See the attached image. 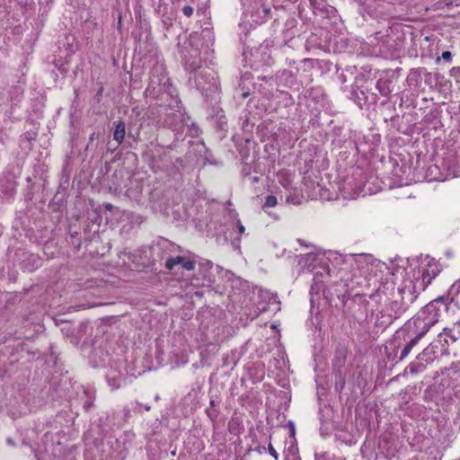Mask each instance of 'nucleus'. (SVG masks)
Instances as JSON below:
<instances>
[{
	"mask_svg": "<svg viewBox=\"0 0 460 460\" xmlns=\"http://www.w3.org/2000/svg\"><path fill=\"white\" fill-rule=\"evenodd\" d=\"M244 230H245L244 226H242V225H240V226H239V232H240L241 234H243V233H244Z\"/></svg>",
	"mask_w": 460,
	"mask_h": 460,
	"instance_id": "obj_12",
	"label": "nucleus"
},
{
	"mask_svg": "<svg viewBox=\"0 0 460 460\" xmlns=\"http://www.w3.org/2000/svg\"><path fill=\"white\" fill-rule=\"evenodd\" d=\"M179 264H181L182 268L187 270H192L194 269V262L189 260H185V258H183V261L180 262Z\"/></svg>",
	"mask_w": 460,
	"mask_h": 460,
	"instance_id": "obj_6",
	"label": "nucleus"
},
{
	"mask_svg": "<svg viewBox=\"0 0 460 460\" xmlns=\"http://www.w3.org/2000/svg\"><path fill=\"white\" fill-rule=\"evenodd\" d=\"M444 342H445V343H448L447 338H445V339H444Z\"/></svg>",
	"mask_w": 460,
	"mask_h": 460,
	"instance_id": "obj_14",
	"label": "nucleus"
},
{
	"mask_svg": "<svg viewBox=\"0 0 460 460\" xmlns=\"http://www.w3.org/2000/svg\"><path fill=\"white\" fill-rule=\"evenodd\" d=\"M243 95V97H246L248 95V93H244Z\"/></svg>",
	"mask_w": 460,
	"mask_h": 460,
	"instance_id": "obj_15",
	"label": "nucleus"
},
{
	"mask_svg": "<svg viewBox=\"0 0 460 460\" xmlns=\"http://www.w3.org/2000/svg\"><path fill=\"white\" fill-rule=\"evenodd\" d=\"M278 204V199L273 195H269L266 197L265 203L263 205V208H273Z\"/></svg>",
	"mask_w": 460,
	"mask_h": 460,
	"instance_id": "obj_5",
	"label": "nucleus"
},
{
	"mask_svg": "<svg viewBox=\"0 0 460 460\" xmlns=\"http://www.w3.org/2000/svg\"><path fill=\"white\" fill-rule=\"evenodd\" d=\"M105 208L108 210H111L113 208V206L111 204H106Z\"/></svg>",
	"mask_w": 460,
	"mask_h": 460,
	"instance_id": "obj_11",
	"label": "nucleus"
},
{
	"mask_svg": "<svg viewBox=\"0 0 460 460\" xmlns=\"http://www.w3.org/2000/svg\"><path fill=\"white\" fill-rule=\"evenodd\" d=\"M429 328H426L423 332H421L420 333H419L414 339L411 340L407 345L404 347V349H402V354H401V358H403L404 357H406L410 351L411 350V349L413 348L414 345H416V343L418 342V341L423 337V335L428 332Z\"/></svg>",
	"mask_w": 460,
	"mask_h": 460,
	"instance_id": "obj_2",
	"label": "nucleus"
},
{
	"mask_svg": "<svg viewBox=\"0 0 460 460\" xmlns=\"http://www.w3.org/2000/svg\"><path fill=\"white\" fill-rule=\"evenodd\" d=\"M183 261V257L181 256H177V257H171L169 258L167 261H166V268L168 270H172V268L179 264L180 262H182Z\"/></svg>",
	"mask_w": 460,
	"mask_h": 460,
	"instance_id": "obj_3",
	"label": "nucleus"
},
{
	"mask_svg": "<svg viewBox=\"0 0 460 460\" xmlns=\"http://www.w3.org/2000/svg\"><path fill=\"white\" fill-rule=\"evenodd\" d=\"M287 203L299 206L302 204V199L298 195L290 194L286 199Z\"/></svg>",
	"mask_w": 460,
	"mask_h": 460,
	"instance_id": "obj_4",
	"label": "nucleus"
},
{
	"mask_svg": "<svg viewBox=\"0 0 460 460\" xmlns=\"http://www.w3.org/2000/svg\"><path fill=\"white\" fill-rule=\"evenodd\" d=\"M451 57H452V54L450 51H444L442 53V58L447 60V61H450L451 60Z\"/></svg>",
	"mask_w": 460,
	"mask_h": 460,
	"instance_id": "obj_9",
	"label": "nucleus"
},
{
	"mask_svg": "<svg viewBox=\"0 0 460 460\" xmlns=\"http://www.w3.org/2000/svg\"><path fill=\"white\" fill-rule=\"evenodd\" d=\"M114 126L113 138L118 144H121L125 137V124L122 120H118L114 122Z\"/></svg>",
	"mask_w": 460,
	"mask_h": 460,
	"instance_id": "obj_1",
	"label": "nucleus"
},
{
	"mask_svg": "<svg viewBox=\"0 0 460 460\" xmlns=\"http://www.w3.org/2000/svg\"><path fill=\"white\" fill-rule=\"evenodd\" d=\"M444 335H447V329L444 330V332L440 333L439 334V338L441 339Z\"/></svg>",
	"mask_w": 460,
	"mask_h": 460,
	"instance_id": "obj_13",
	"label": "nucleus"
},
{
	"mask_svg": "<svg viewBox=\"0 0 460 460\" xmlns=\"http://www.w3.org/2000/svg\"><path fill=\"white\" fill-rule=\"evenodd\" d=\"M430 280H431V279H430L429 277V278H428V279H427V276H425V275L423 276V281H424V282H426V283H428V284H429V283H430Z\"/></svg>",
	"mask_w": 460,
	"mask_h": 460,
	"instance_id": "obj_10",
	"label": "nucleus"
},
{
	"mask_svg": "<svg viewBox=\"0 0 460 460\" xmlns=\"http://www.w3.org/2000/svg\"><path fill=\"white\" fill-rule=\"evenodd\" d=\"M182 13H184V15H186L187 17H190L192 15L193 13V9L191 6H184L183 9H182Z\"/></svg>",
	"mask_w": 460,
	"mask_h": 460,
	"instance_id": "obj_7",
	"label": "nucleus"
},
{
	"mask_svg": "<svg viewBox=\"0 0 460 460\" xmlns=\"http://www.w3.org/2000/svg\"><path fill=\"white\" fill-rule=\"evenodd\" d=\"M268 449H269L270 454L277 460L278 454H277L276 450L273 448L271 444H269Z\"/></svg>",
	"mask_w": 460,
	"mask_h": 460,
	"instance_id": "obj_8",
	"label": "nucleus"
}]
</instances>
